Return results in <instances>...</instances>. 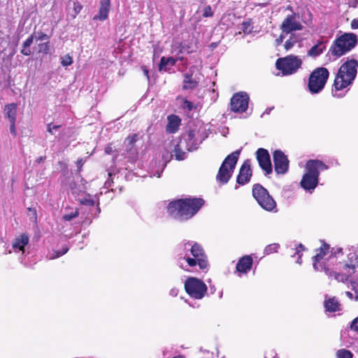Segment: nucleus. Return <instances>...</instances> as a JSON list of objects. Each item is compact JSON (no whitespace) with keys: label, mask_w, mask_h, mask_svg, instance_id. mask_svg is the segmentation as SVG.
Masks as SVG:
<instances>
[{"label":"nucleus","mask_w":358,"mask_h":358,"mask_svg":"<svg viewBox=\"0 0 358 358\" xmlns=\"http://www.w3.org/2000/svg\"><path fill=\"white\" fill-rule=\"evenodd\" d=\"M252 264V257L250 255H244L238 259L236 271L240 274H246L251 270Z\"/></svg>","instance_id":"18"},{"label":"nucleus","mask_w":358,"mask_h":358,"mask_svg":"<svg viewBox=\"0 0 358 358\" xmlns=\"http://www.w3.org/2000/svg\"><path fill=\"white\" fill-rule=\"evenodd\" d=\"M358 62L355 59L347 60L339 68L333 86L336 91L342 90L355 80L357 73Z\"/></svg>","instance_id":"3"},{"label":"nucleus","mask_w":358,"mask_h":358,"mask_svg":"<svg viewBox=\"0 0 358 358\" xmlns=\"http://www.w3.org/2000/svg\"><path fill=\"white\" fill-rule=\"evenodd\" d=\"M252 194L257 203L266 211L274 210L277 204L268 191L259 183L254 184L252 188Z\"/></svg>","instance_id":"7"},{"label":"nucleus","mask_w":358,"mask_h":358,"mask_svg":"<svg viewBox=\"0 0 358 358\" xmlns=\"http://www.w3.org/2000/svg\"><path fill=\"white\" fill-rule=\"evenodd\" d=\"M83 164H84V160L82 158L78 159L77 160L76 165H77L78 172H80L82 171Z\"/></svg>","instance_id":"49"},{"label":"nucleus","mask_w":358,"mask_h":358,"mask_svg":"<svg viewBox=\"0 0 358 358\" xmlns=\"http://www.w3.org/2000/svg\"><path fill=\"white\" fill-rule=\"evenodd\" d=\"M17 104L15 103H8L4 106L5 117L9 122H15L17 117Z\"/></svg>","instance_id":"23"},{"label":"nucleus","mask_w":358,"mask_h":358,"mask_svg":"<svg viewBox=\"0 0 358 358\" xmlns=\"http://www.w3.org/2000/svg\"><path fill=\"white\" fill-rule=\"evenodd\" d=\"M249 96L245 92L235 93L230 101V109L234 113H243L248 110Z\"/></svg>","instance_id":"12"},{"label":"nucleus","mask_w":358,"mask_h":358,"mask_svg":"<svg viewBox=\"0 0 358 358\" xmlns=\"http://www.w3.org/2000/svg\"><path fill=\"white\" fill-rule=\"evenodd\" d=\"M285 33H283L282 31H281V34H280V36H278V38H277L275 41V44L276 46H278L280 45H281L285 39Z\"/></svg>","instance_id":"45"},{"label":"nucleus","mask_w":358,"mask_h":358,"mask_svg":"<svg viewBox=\"0 0 358 358\" xmlns=\"http://www.w3.org/2000/svg\"><path fill=\"white\" fill-rule=\"evenodd\" d=\"M303 26L301 23L296 20L295 13L287 15L280 25V29L285 34L293 33L295 31L302 30Z\"/></svg>","instance_id":"15"},{"label":"nucleus","mask_w":358,"mask_h":358,"mask_svg":"<svg viewBox=\"0 0 358 358\" xmlns=\"http://www.w3.org/2000/svg\"><path fill=\"white\" fill-rule=\"evenodd\" d=\"M341 251H342V249H341V248H340V249L338 250V252H341Z\"/></svg>","instance_id":"58"},{"label":"nucleus","mask_w":358,"mask_h":358,"mask_svg":"<svg viewBox=\"0 0 358 358\" xmlns=\"http://www.w3.org/2000/svg\"><path fill=\"white\" fill-rule=\"evenodd\" d=\"M173 152H174L176 159H177L178 161H181V160H183L185 159L186 153L182 150V149L180 148V144L176 145V146L174 148Z\"/></svg>","instance_id":"29"},{"label":"nucleus","mask_w":358,"mask_h":358,"mask_svg":"<svg viewBox=\"0 0 358 358\" xmlns=\"http://www.w3.org/2000/svg\"><path fill=\"white\" fill-rule=\"evenodd\" d=\"M68 250H69V248L67 247L62 248V250H56L54 252V254L50 257V259H53L55 258H58V257L62 256L63 255L66 254L68 252Z\"/></svg>","instance_id":"40"},{"label":"nucleus","mask_w":358,"mask_h":358,"mask_svg":"<svg viewBox=\"0 0 358 358\" xmlns=\"http://www.w3.org/2000/svg\"><path fill=\"white\" fill-rule=\"evenodd\" d=\"M214 15V12L212 10L210 6H206L203 9V16L204 17H210Z\"/></svg>","instance_id":"38"},{"label":"nucleus","mask_w":358,"mask_h":358,"mask_svg":"<svg viewBox=\"0 0 358 358\" xmlns=\"http://www.w3.org/2000/svg\"><path fill=\"white\" fill-rule=\"evenodd\" d=\"M168 123L166 127V132L169 134H175L176 133L180 125L181 120L176 115H170L167 117Z\"/></svg>","instance_id":"20"},{"label":"nucleus","mask_w":358,"mask_h":358,"mask_svg":"<svg viewBox=\"0 0 358 358\" xmlns=\"http://www.w3.org/2000/svg\"><path fill=\"white\" fill-rule=\"evenodd\" d=\"M187 245H189V242H187L186 243H185V246H186Z\"/></svg>","instance_id":"57"},{"label":"nucleus","mask_w":358,"mask_h":358,"mask_svg":"<svg viewBox=\"0 0 358 358\" xmlns=\"http://www.w3.org/2000/svg\"><path fill=\"white\" fill-rule=\"evenodd\" d=\"M274 169L277 174H285L288 171L289 161L285 153L276 150L273 153Z\"/></svg>","instance_id":"13"},{"label":"nucleus","mask_w":358,"mask_h":358,"mask_svg":"<svg viewBox=\"0 0 358 358\" xmlns=\"http://www.w3.org/2000/svg\"><path fill=\"white\" fill-rule=\"evenodd\" d=\"M141 68L143 71L144 76H146L148 80H149L150 79L149 70L148 69V68L145 66H143Z\"/></svg>","instance_id":"51"},{"label":"nucleus","mask_w":358,"mask_h":358,"mask_svg":"<svg viewBox=\"0 0 358 358\" xmlns=\"http://www.w3.org/2000/svg\"><path fill=\"white\" fill-rule=\"evenodd\" d=\"M52 123H50L47 125V131L50 133L51 134H52Z\"/></svg>","instance_id":"52"},{"label":"nucleus","mask_w":358,"mask_h":358,"mask_svg":"<svg viewBox=\"0 0 358 358\" xmlns=\"http://www.w3.org/2000/svg\"><path fill=\"white\" fill-rule=\"evenodd\" d=\"M45 159V157H40L36 159V162L37 163H41V162H43L44 159Z\"/></svg>","instance_id":"54"},{"label":"nucleus","mask_w":358,"mask_h":358,"mask_svg":"<svg viewBox=\"0 0 358 358\" xmlns=\"http://www.w3.org/2000/svg\"><path fill=\"white\" fill-rule=\"evenodd\" d=\"M177 59L173 58L172 57H162L160 59V62L159 64V71H166L167 70L166 66L170 65L171 66H173L176 65L177 62Z\"/></svg>","instance_id":"26"},{"label":"nucleus","mask_w":358,"mask_h":358,"mask_svg":"<svg viewBox=\"0 0 358 358\" xmlns=\"http://www.w3.org/2000/svg\"><path fill=\"white\" fill-rule=\"evenodd\" d=\"M10 132L14 136H17V131L15 129V122H10Z\"/></svg>","instance_id":"48"},{"label":"nucleus","mask_w":358,"mask_h":358,"mask_svg":"<svg viewBox=\"0 0 358 358\" xmlns=\"http://www.w3.org/2000/svg\"><path fill=\"white\" fill-rule=\"evenodd\" d=\"M61 127V125H53L52 128L53 129H57Z\"/></svg>","instance_id":"55"},{"label":"nucleus","mask_w":358,"mask_h":358,"mask_svg":"<svg viewBox=\"0 0 358 358\" xmlns=\"http://www.w3.org/2000/svg\"><path fill=\"white\" fill-rule=\"evenodd\" d=\"M183 59H184V58H183V57H179L178 59H179V60H180V61H182V60H183Z\"/></svg>","instance_id":"56"},{"label":"nucleus","mask_w":358,"mask_h":358,"mask_svg":"<svg viewBox=\"0 0 358 358\" xmlns=\"http://www.w3.org/2000/svg\"><path fill=\"white\" fill-rule=\"evenodd\" d=\"M182 108L187 109L188 111H191L194 108L193 103L187 99H184L182 103Z\"/></svg>","instance_id":"43"},{"label":"nucleus","mask_w":358,"mask_h":358,"mask_svg":"<svg viewBox=\"0 0 358 358\" xmlns=\"http://www.w3.org/2000/svg\"><path fill=\"white\" fill-rule=\"evenodd\" d=\"M78 216V211H75V212H72L71 213H69V214H65L63 215V220H65V221H70L71 220H73V218L76 217Z\"/></svg>","instance_id":"42"},{"label":"nucleus","mask_w":358,"mask_h":358,"mask_svg":"<svg viewBox=\"0 0 358 358\" xmlns=\"http://www.w3.org/2000/svg\"><path fill=\"white\" fill-rule=\"evenodd\" d=\"M83 9V6L78 1L73 2V11L74 13L72 15V18H76V15L80 13L81 10Z\"/></svg>","instance_id":"37"},{"label":"nucleus","mask_w":358,"mask_h":358,"mask_svg":"<svg viewBox=\"0 0 358 358\" xmlns=\"http://www.w3.org/2000/svg\"><path fill=\"white\" fill-rule=\"evenodd\" d=\"M358 43V38L354 33H344L332 43L329 52L336 58L341 57L352 50Z\"/></svg>","instance_id":"5"},{"label":"nucleus","mask_w":358,"mask_h":358,"mask_svg":"<svg viewBox=\"0 0 358 358\" xmlns=\"http://www.w3.org/2000/svg\"><path fill=\"white\" fill-rule=\"evenodd\" d=\"M336 356L338 358H353L352 353L345 349L338 350L336 352Z\"/></svg>","instance_id":"33"},{"label":"nucleus","mask_w":358,"mask_h":358,"mask_svg":"<svg viewBox=\"0 0 358 358\" xmlns=\"http://www.w3.org/2000/svg\"><path fill=\"white\" fill-rule=\"evenodd\" d=\"M325 50L323 41H320L316 45H313L307 52V55L312 57H315L320 55Z\"/></svg>","instance_id":"25"},{"label":"nucleus","mask_w":358,"mask_h":358,"mask_svg":"<svg viewBox=\"0 0 358 358\" xmlns=\"http://www.w3.org/2000/svg\"><path fill=\"white\" fill-rule=\"evenodd\" d=\"M190 252L192 255L194 257L193 258L189 257L182 258L185 259L189 266L193 267L198 265L202 270L208 268V262L207 256L203 248L199 243L194 242L191 245Z\"/></svg>","instance_id":"10"},{"label":"nucleus","mask_w":358,"mask_h":358,"mask_svg":"<svg viewBox=\"0 0 358 358\" xmlns=\"http://www.w3.org/2000/svg\"><path fill=\"white\" fill-rule=\"evenodd\" d=\"M185 290L192 299H201L207 292L206 285L200 279L189 277L185 282Z\"/></svg>","instance_id":"11"},{"label":"nucleus","mask_w":358,"mask_h":358,"mask_svg":"<svg viewBox=\"0 0 358 358\" xmlns=\"http://www.w3.org/2000/svg\"><path fill=\"white\" fill-rule=\"evenodd\" d=\"M350 25L352 29H358V19H353Z\"/></svg>","instance_id":"50"},{"label":"nucleus","mask_w":358,"mask_h":358,"mask_svg":"<svg viewBox=\"0 0 358 358\" xmlns=\"http://www.w3.org/2000/svg\"><path fill=\"white\" fill-rule=\"evenodd\" d=\"M80 203L85 206H93L95 204L94 200L88 194L80 199Z\"/></svg>","instance_id":"31"},{"label":"nucleus","mask_w":358,"mask_h":358,"mask_svg":"<svg viewBox=\"0 0 358 358\" xmlns=\"http://www.w3.org/2000/svg\"><path fill=\"white\" fill-rule=\"evenodd\" d=\"M329 245L323 242L320 248L316 249V254L313 257V266L315 270H321V266L325 261V257L329 253Z\"/></svg>","instance_id":"16"},{"label":"nucleus","mask_w":358,"mask_h":358,"mask_svg":"<svg viewBox=\"0 0 358 358\" xmlns=\"http://www.w3.org/2000/svg\"><path fill=\"white\" fill-rule=\"evenodd\" d=\"M38 52L43 53L44 55H47L50 51V42L46 41L45 43H41L38 45Z\"/></svg>","instance_id":"32"},{"label":"nucleus","mask_w":358,"mask_h":358,"mask_svg":"<svg viewBox=\"0 0 358 358\" xmlns=\"http://www.w3.org/2000/svg\"><path fill=\"white\" fill-rule=\"evenodd\" d=\"M28 210L33 213V215H34L35 218H36V210L35 208H28Z\"/></svg>","instance_id":"53"},{"label":"nucleus","mask_w":358,"mask_h":358,"mask_svg":"<svg viewBox=\"0 0 358 358\" xmlns=\"http://www.w3.org/2000/svg\"><path fill=\"white\" fill-rule=\"evenodd\" d=\"M73 62V57L67 54L61 57V64L63 66H71Z\"/></svg>","instance_id":"35"},{"label":"nucleus","mask_w":358,"mask_h":358,"mask_svg":"<svg viewBox=\"0 0 358 358\" xmlns=\"http://www.w3.org/2000/svg\"><path fill=\"white\" fill-rule=\"evenodd\" d=\"M280 248V245L278 243H271L266 246L264 248V254L270 255L272 253L277 252Z\"/></svg>","instance_id":"30"},{"label":"nucleus","mask_w":358,"mask_h":358,"mask_svg":"<svg viewBox=\"0 0 358 358\" xmlns=\"http://www.w3.org/2000/svg\"><path fill=\"white\" fill-rule=\"evenodd\" d=\"M34 35L31 34L30 36L27 38L22 43V48L20 51L21 54L25 56H29L31 54L30 46L34 41Z\"/></svg>","instance_id":"27"},{"label":"nucleus","mask_w":358,"mask_h":358,"mask_svg":"<svg viewBox=\"0 0 358 358\" xmlns=\"http://www.w3.org/2000/svg\"><path fill=\"white\" fill-rule=\"evenodd\" d=\"M303 62L301 58L294 55L278 58L275 62L276 69L281 71L283 76L295 73L301 69Z\"/></svg>","instance_id":"9"},{"label":"nucleus","mask_w":358,"mask_h":358,"mask_svg":"<svg viewBox=\"0 0 358 358\" xmlns=\"http://www.w3.org/2000/svg\"><path fill=\"white\" fill-rule=\"evenodd\" d=\"M350 328L352 330L358 331V317L352 320L350 324Z\"/></svg>","instance_id":"47"},{"label":"nucleus","mask_w":358,"mask_h":358,"mask_svg":"<svg viewBox=\"0 0 358 358\" xmlns=\"http://www.w3.org/2000/svg\"><path fill=\"white\" fill-rule=\"evenodd\" d=\"M306 250V248H305V246L302 244V243H299L297 247L296 248V252L294 253V255H297L299 256L298 257V259H297V262L299 264H301V252L302 251H305Z\"/></svg>","instance_id":"36"},{"label":"nucleus","mask_w":358,"mask_h":358,"mask_svg":"<svg viewBox=\"0 0 358 358\" xmlns=\"http://www.w3.org/2000/svg\"><path fill=\"white\" fill-rule=\"evenodd\" d=\"M251 24L252 20L250 19L242 22L241 29L244 34H249L252 33Z\"/></svg>","instance_id":"34"},{"label":"nucleus","mask_w":358,"mask_h":358,"mask_svg":"<svg viewBox=\"0 0 358 358\" xmlns=\"http://www.w3.org/2000/svg\"><path fill=\"white\" fill-rule=\"evenodd\" d=\"M255 155L258 164L265 174H271L273 171V168L268 151L265 148H258Z\"/></svg>","instance_id":"14"},{"label":"nucleus","mask_w":358,"mask_h":358,"mask_svg":"<svg viewBox=\"0 0 358 358\" xmlns=\"http://www.w3.org/2000/svg\"><path fill=\"white\" fill-rule=\"evenodd\" d=\"M307 172L300 182L305 190H313L318 184L320 172L328 169V166L319 159H310L306 163Z\"/></svg>","instance_id":"4"},{"label":"nucleus","mask_w":358,"mask_h":358,"mask_svg":"<svg viewBox=\"0 0 358 358\" xmlns=\"http://www.w3.org/2000/svg\"><path fill=\"white\" fill-rule=\"evenodd\" d=\"M204 203L201 198L179 199L168 204L167 212L173 218L185 221L196 215Z\"/></svg>","instance_id":"2"},{"label":"nucleus","mask_w":358,"mask_h":358,"mask_svg":"<svg viewBox=\"0 0 358 358\" xmlns=\"http://www.w3.org/2000/svg\"><path fill=\"white\" fill-rule=\"evenodd\" d=\"M105 153L107 154V155H110L112 154L113 152H114L115 151V150L114 149V146L113 145V143H108L106 148H105Z\"/></svg>","instance_id":"46"},{"label":"nucleus","mask_w":358,"mask_h":358,"mask_svg":"<svg viewBox=\"0 0 358 358\" xmlns=\"http://www.w3.org/2000/svg\"><path fill=\"white\" fill-rule=\"evenodd\" d=\"M49 38H50V36L42 32V31H40L38 33V36L36 37V40L38 41H49Z\"/></svg>","instance_id":"44"},{"label":"nucleus","mask_w":358,"mask_h":358,"mask_svg":"<svg viewBox=\"0 0 358 358\" xmlns=\"http://www.w3.org/2000/svg\"><path fill=\"white\" fill-rule=\"evenodd\" d=\"M138 140V134H134L128 136L126 139L125 142H127L129 145H133Z\"/></svg>","instance_id":"39"},{"label":"nucleus","mask_w":358,"mask_h":358,"mask_svg":"<svg viewBox=\"0 0 358 358\" xmlns=\"http://www.w3.org/2000/svg\"><path fill=\"white\" fill-rule=\"evenodd\" d=\"M199 85V82L193 78V73H187L184 75L183 90H194Z\"/></svg>","instance_id":"24"},{"label":"nucleus","mask_w":358,"mask_h":358,"mask_svg":"<svg viewBox=\"0 0 358 358\" xmlns=\"http://www.w3.org/2000/svg\"><path fill=\"white\" fill-rule=\"evenodd\" d=\"M29 236L26 234H22L16 237L12 244L14 250L18 249L20 251H24V247L29 243Z\"/></svg>","instance_id":"21"},{"label":"nucleus","mask_w":358,"mask_h":358,"mask_svg":"<svg viewBox=\"0 0 358 358\" xmlns=\"http://www.w3.org/2000/svg\"><path fill=\"white\" fill-rule=\"evenodd\" d=\"M110 0H101L99 13L93 17L94 20L104 21L108 18Z\"/></svg>","instance_id":"19"},{"label":"nucleus","mask_w":358,"mask_h":358,"mask_svg":"<svg viewBox=\"0 0 358 358\" xmlns=\"http://www.w3.org/2000/svg\"><path fill=\"white\" fill-rule=\"evenodd\" d=\"M358 268V249L348 255L347 260H343V254L337 255L336 252L326 258L323 264L320 266L321 270L316 271L324 272L329 278H334L338 282H346Z\"/></svg>","instance_id":"1"},{"label":"nucleus","mask_w":358,"mask_h":358,"mask_svg":"<svg viewBox=\"0 0 358 358\" xmlns=\"http://www.w3.org/2000/svg\"><path fill=\"white\" fill-rule=\"evenodd\" d=\"M242 148L235 150L224 159L216 176V180L220 184H226L231 178L238 160Z\"/></svg>","instance_id":"6"},{"label":"nucleus","mask_w":358,"mask_h":358,"mask_svg":"<svg viewBox=\"0 0 358 358\" xmlns=\"http://www.w3.org/2000/svg\"><path fill=\"white\" fill-rule=\"evenodd\" d=\"M186 141H195V131L192 129L188 131L187 134H185L183 136Z\"/></svg>","instance_id":"41"},{"label":"nucleus","mask_w":358,"mask_h":358,"mask_svg":"<svg viewBox=\"0 0 358 358\" xmlns=\"http://www.w3.org/2000/svg\"><path fill=\"white\" fill-rule=\"evenodd\" d=\"M289 38L285 42L284 48L286 50L292 49L294 45L298 42L296 35L294 33L289 34Z\"/></svg>","instance_id":"28"},{"label":"nucleus","mask_w":358,"mask_h":358,"mask_svg":"<svg viewBox=\"0 0 358 358\" xmlns=\"http://www.w3.org/2000/svg\"><path fill=\"white\" fill-rule=\"evenodd\" d=\"M329 72L325 67H317L310 74L308 87L312 94L321 92L329 78Z\"/></svg>","instance_id":"8"},{"label":"nucleus","mask_w":358,"mask_h":358,"mask_svg":"<svg viewBox=\"0 0 358 358\" xmlns=\"http://www.w3.org/2000/svg\"><path fill=\"white\" fill-rule=\"evenodd\" d=\"M252 176V171L250 167V162L249 159H246L240 168L236 182L241 185H244L250 181Z\"/></svg>","instance_id":"17"},{"label":"nucleus","mask_w":358,"mask_h":358,"mask_svg":"<svg viewBox=\"0 0 358 358\" xmlns=\"http://www.w3.org/2000/svg\"><path fill=\"white\" fill-rule=\"evenodd\" d=\"M324 306L327 312L334 313L341 310V304L338 299L335 297H329L324 300Z\"/></svg>","instance_id":"22"}]
</instances>
